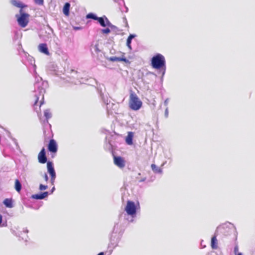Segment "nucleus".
Returning <instances> with one entry per match:
<instances>
[{
  "instance_id": "nucleus-1",
  "label": "nucleus",
  "mask_w": 255,
  "mask_h": 255,
  "mask_svg": "<svg viewBox=\"0 0 255 255\" xmlns=\"http://www.w3.org/2000/svg\"><path fill=\"white\" fill-rule=\"evenodd\" d=\"M37 157L39 163L44 164L47 162V171L51 177V183L52 185H54L55 179L56 178V173L53 167V163L49 161L47 162V159L46 155L45 149L44 147H43L39 152Z\"/></svg>"
},
{
  "instance_id": "nucleus-2",
  "label": "nucleus",
  "mask_w": 255,
  "mask_h": 255,
  "mask_svg": "<svg viewBox=\"0 0 255 255\" xmlns=\"http://www.w3.org/2000/svg\"><path fill=\"white\" fill-rule=\"evenodd\" d=\"M151 66L156 69H161L164 73L166 69L165 59L164 57L161 54H157L151 59Z\"/></svg>"
},
{
  "instance_id": "nucleus-3",
  "label": "nucleus",
  "mask_w": 255,
  "mask_h": 255,
  "mask_svg": "<svg viewBox=\"0 0 255 255\" xmlns=\"http://www.w3.org/2000/svg\"><path fill=\"white\" fill-rule=\"evenodd\" d=\"M129 107L133 111H137L142 107V102L134 92H131L129 95Z\"/></svg>"
},
{
  "instance_id": "nucleus-4",
  "label": "nucleus",
  "mask_w": 255,
  "mask_h": 255,
  "mask_svg": "<svg viewBox=\"0 0 255 255\" xmlns=\"http://www.w3.org/2000/svg\"><path fill=\"white\" fill-rule=\"evenodd\" d=\"M19 15L16 14L15 15L18 23L21 27H25L28 23L30 15L29 14L24 12L21 9L19 10Z\"/></svg>"
},
{
  "instance_id": "nucleus-5",
  "label": "nucleus",
  "mask_w": 255,
  "mask_h": 255,
  "mask_svg": "<svg viewBox=\"0 0 255 255\" xmlns=\"http://www.w3.org/2000/svg\"><path fill=\"white\" fill-rule=\"evenodd\" d=\"M125 210L128 215L132 216L136 213V207L134 203L131 201H128Z\"/></svg>"
},
{
  "instance_id": "nucleus-6",
  "label": "nucleus",
  "mask_w": 255,
  "mask_h": 255,
  "mask_svg": "<svg viewBox=\"0 0 255 255\" xmlns=\"http://www.w3.org/2000/svg\"><path fill=\"white\" fill-rule=\"evenodd\" d=\"M114 164L120 168H123L125 166V160L121 156H114Z\"/></svg>"
},
{
  "instance_id": "nucleus-7",
  "label": "nucleus",
  "mask_w": 255,
  "mask_h": 255,
  "mask_svg": "<svg viewBox=\"0 0 255 255\" xmlns=\"http://www.w3.org/2000/svg\"><path fill=\"white\" fill-rule=\"evenodd\" d=\"M48 150L52 153H56L57 151V145L55 140L50 139L48 144Z\"/></svg>"
},
{
  "instance_id": "nucleus-8",
  "label": "nucleus",
  "mask_w": 255,
  "mask_h": 255,
  "mask_svg": "<svg viewBox=\"0 0 255 255\" xmlns=\"http://www.w3.org/2000/svg\"><path fill=\"white\" fill-rule=\"evenodd\" d=\"M38 50L40 52L44 53L47 55H49V52L48 50L47 45L45 43L40 44L38 46Z\"/></svg>"
},
{
  "instance_id": "nucleus-9",
  "label": "nucleus",
  "mask_w": 255,
  "mask_h": 255,
  "mask_svg": "<svg viewBox=\"0 0 255 255\" xmlns=\"http://www.w3.org/2000/svg\"><path fill=\"white\" fill-rule=\"evenodd\" d=\"M134 136V132L128 131V135L126 137V142L128 145H132L133 144L132 139Z\"/></svg>"
},
{
  "instance_id": "nucleus-10",
  "label": "nucleus",
  "mask_w": 255,
  "mask_h": 255,
  "mask_svg": "<svg viewBox=\"0 0 255 255\" xmlns=\"http://www.w3.org/2000/svg\"><path fill=\"white\" fill-rule=\"evenodd\" d=\"M48 195V192H44L40 194H36L32 195V198L35 199H43L46 197Z\"/></svg>"
},
{
  "instance_id": "nucleus-11",
  "label": "nucleus",
  "mask_w": 255,
  "mask_h": 255,
  "mask_svg": "<svg viewBox=\"0 0 255 255\" xmlns=\"http://www.w3.org/2000/svg\"><path fill=\"white\" fill-rule=\"evenodd\" d=\"M10 2L14 6L17 7H19L21 9H22L23 7L26 6L25 5L21 3L20 1H17L16 0H11Z\"/></svg>"
},
{
  "instance_id": "nucleus-12",
  "label": "nucleus",
  "mask_w": 255,
  "mask_h": 255,
  "mask_svg": "<svg viewBox=\"0 0 255 255\" xmlns=\"http://www.w3.org/2000/svg\"><path fill=\"white\" fill-rule=\"evenodd\" d=\"M105 19L107 23H105L104 18L102 17H98V19H97V20L98 21V22L100 23L101 26L105 27L107 25H109L110 23V21H109L107 17H105Z\"/></svg>"
},
{
  "instance_id": "nucleus-13",
  "label": "nucleus",
  "mask_w": 255,
  "mask_h": 255,
  "mask_svg": "<svg viewBox=\"0 0 255 255\" xmlns=\"http://www.w3.org/2000/svg\"><path fill=\"white\" fill-rule=\"evenodd\" d=\"M70 7V4L69 2H66L64 4L63 8V13L66 16H69V10Z\"/></svg>"
},
{
  "instance_id": "nucleus-14",
  "label": "nucleus",
  "mask_w": 255,
  "mask_h": 255,
  "mask_svg": "<svg viewBox=\"0 0 255 255\" xmlns=\"http://www.w3.org/2000/svg\"><path fill=\"white\" fill-rule=\"evenodd\" d=\"M211 246L213 249H216L218 248V241L216 236H213L211 239Z\"/></svg>"
},
{
  "instance_id": "nucleus-15",
  "label": "nucleus",
  "mask_w": 255,
  "mask_h": 255,
  "mask_svg": "<svg viewBox=\"0 0 255 255\" xmlns=\"http://www.w3.org/2000/svg\"><path fill=\"white\" fill-rule=\"evenodd\" d=\"M3 203L6 207L10 208L13 207L12 200L11 199L6 198L3 201Z\"/></svg>"
},
{
  "instance_id": "nucleus-16",
  "label": "nucleus",
  "mask_w": 255,
  "mask_h": 255,
  "mask_svg": "<svg viewBox=\"0 0 255 255\" xmlns=\"http://www.w3.org/2000/svg\"><path fill=\"white\" fill-rule=\"evenodd\" d=\"M14 188L17 192H20L21 189V185L19 180L17 179L15 180Z\"/></svg>"
},
{
  "instance_id": "nucleus-17",
  "label": "nucleus",
  "mask_w": 255,
  "mask_h": 255,
  "mask_svg": "<svg viewBox=\"0 0 255 255\" xmlns=\"http://www.w3.org/2000/svg\"><path fill=\"white\" fill-rule=\"evenodd\" d=\"M134 37V35L132 34H130L129 36L128 37L127 40V46L129 48L131 49V39Z\"/></svg>"
},
{
  "instance_id": "nucleus-18",
  "label": "nucleus",
  "mask_w": 255,
  "mask_h": 255,
  "mask_svg": "<svg viewBox=\"0 0 255 255\" xmlns=\"http://www.w3.org/2000/svg\"><path fill=\"white\" fill-rule=\"evenodd\" d=\"M151 167L154 173H157L161 172V170L158 167H157L154 164H152L151 165Z\"/></svg>"
},
{
  "instance_id": "nucleus-19",
  "label": "nucleus",
  "mask_w": 255,
  "mask_h": 255,
  "mask_svg": "<svg viewBox=\"0 0 255 255\" xmlns=\"http://www.w3.org/2000/svg\"><path fill=\"white\" fill-rule=\"evenodd\" d=\"M44 115L47 120L51 117V114L48 110H46L44 111Z\"/></svg>"
},
{
  "instance_id": "nucleus-20",
  "label": "nucleus",
  "mask_w": 255,
  "mask_h": 255,
  "mask_svg": "<svg viewBox=\"0 0 255 255\" xmlns=\"http://www.w3.org/2000/svg\"><path fill=\"white\" fill-rule=\"evenodd\" d=\"M87 18H92L95 20H97L98 19V17L96 16L95 15H94L93 13H89L87 15Z\"/></svg>"
},
{
  "instance_id": "nucleus-21",
  "label": "nucleus",
  "mask_w": 255,
  "mask_h": 255,
  "mask_svg": "<svg viewBox=\"0 0 255 255\" xmlns=\"http://www.w3.org/2000/svg\"><path fill=\"white\" fill-rule=\"evenodd\" d=\"M34 102L33 105L34 106H36L37 105L38 101H39V96L38 95H35L34 96Z\"/></svg>"
},
{
  "instance_id": "nucleus-22",
  "label": "nucleus",
  "mask_w": 255,
  "mask_h": 255,
  "mask_svg": "<svg viewBox=\"0 0 255 255\" xmlns=\"http://www.w3.org/2000/svg\"><path fill=\"white\" fill-rule=\"evenodd\" d=\"M110 60L113 62L119 61V57L113 56L110 58Z\"/></svg>"
},
{
  "instance_id": "nucleus-23",
  "label": "nucleus",
  "mask_w": 255,
  "mask_h": 255,
  "mask_svg": "<svg viewBox=\"0 0 255 255\" xmlns=\"http://www.w3.org/2000/svg\"><path fill=\"white\" fill-rule=\"evenodd\" d=\"M102 31L103 33L108 34L111 32V30L109 28H107L103 29Z\"/></svg>"
},
{
  "instance_id": "nucleus-24",
  "label": "nucleus",
  "mask_w": 255,
  "mask_h": 255,
  "mask_svg": "<svg viewBox=\"0 0 255 255\" xmlns=\"http://www.w3.org/2000/svg\"><path fill=\"white\" fill-rule=\"evenodd\" d=\"M123 61L126 63L128 62V60L125 57H119V62Z\"/></svg>"
},
{
  "instance_id": "nucleus-25",
  "label": "nucleus",
  "mask_w": 255,
  "mask_h": 255,
  "mask_svg": "<svg viewBox=\"0 0 255 255\" xmlns=\"http://www.w3.org/2000/svg\"><path fill=\"white\" fill-rule=\"evenodd\" d=\"M47 188V186L43 185L42 184H40L39 185V190H44Z\"/></svg>"
},
{
  "instance_id": "nucleus-26",
  "label": "nucleus",
  "mask_w": 255,
  "mask_h": 255,
  "mask_svg": "<svg viewBox=\"0 0 255 255\" xmlns=\"http://www.w3.org/2000/svg\"><path fill=\"white\" fill-rule=\"evenodd\" d=\"M238 247L236 246L234 249V252L236 255H242V253H238Z\"/></svg>"
},
{
  "instance_id": "nucleus-27",
  "label": "nucleus",
  "mask_w": 255,
  "mask_h": 255,
  "mask_svg": "<svg viewBox=\"0 0 255 255\" xmlns=\"http://www.w3.org/2000/svg\"><path fill=\"white\" fill-rule=\"evenodd\" d=\"M94 49L95 52L97 53L100 52V50L99 49V45L98 44L95 45Z\"/></svg>"
},
{
  "instance_id": "nucleus-28",
  "label": "nucleus",
  "mask_w": 255,
  "mask_h": 255,
  "mask_svg": "<svg viewBox=\"0 0 255 255\" xmlns=\"http://www.w3.org/2000/svg\"><path fill=\"white\" fill-rule=\"evenodd\" d=\"M36 3L39 4H42L43 3V0H34Z\"/></svg>"
},
{
  "instance_id": "nucleus-29",
  "label": "nucleus",
  "mask_w": 255,
  "mask_h": 255,
  "mask_svg": "<svg viewBox=\"0 0 255 255\" xmlns=\"http://www.w3.org/2000/svg\"><path fill=\"white\" fill-rule=\"evenodd\" d=\"M43 177H44V180H45L46 182H47V181H48V177L46 173H45V174H44Z\"/></svg>"
},
{
  "instance_id": "nucleus-30",
  "label": "nucleus",
  "mask_w": 255,
  "mask_h": 255,
  "mask_svg": "<svg viewBox=\"0 0 255 255\" xmlns=\"http://www.w3.org/2000/svg\"><path fill=\"white\" fill-rule=\"evenodd\" d=\"M43 103H44V97H43V96L42 100L40 102L39 107H40L43 104Z\"/></svg>"
},
{
  "instance_id": "nucleus-31",
  "label": "nucleus",
  "mask_w": 255,
  "mask_h": 255,
  "mask_svg": "<svg viewBox=\"0 0 255 255\" xmlns=\"http://www.w3.org/2000/svg\"><path fill=\"white\" fill-rule=\"evenodd\" d=\"M168 109L166 108V110H165V116L166 117H168Z\"/></svg>"
},
{
  "instance_id": "nucleus-32",
  "label": "nucleus",
  "mask_w": 255,
  "mask_h": 255,
  "mask_svg": "<svg viewBox=\"0 0 255 255\" xmlns=\"http://www.w3.org/2000/svg\"><path fill=\"white\" fill-rule=\"evenodd\" d=\"M164 104H165L166 106H167V105H168V100H167V99H166V100H165V101H164Z\"/></svg>"
},
{
  "instance_id": "nucleus-33",
  "label": "nucleus",
  "mask_w": 255,
  "mask_h": 255,
  "mask_svg": "<svg viewBox=\"0 0 255 255\" xmlns=\"http://www.w3.org/2000/svg\"><path fill=\"white\" fill-rule=\"evenodd\" d=\"M2 222V216L1 215H0V224Z\"/></svg>"
},
{
  "instance_id": "nucleus-34",
  "label": "nucleus",
  "mask_w": 255,
  "mask_h": 255,
  "mask_svg": "<svg viewBox=\"0 0 255 255\" xmlns=\"http://www.w3.org/2000/svg\"><path fill=\"white\" fill-rule=\"evenodd\" d=\"M97 255H104V253L103 252H101L99 254H98Z\"/></svg>"
}]
</instances>
